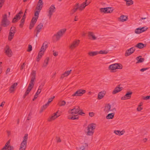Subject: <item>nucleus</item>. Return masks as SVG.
Instances as JSON below:
<instances>
[{"instance_id": "obj_1", "label": "nucleus", "mask_w": 150, "mask_h": 150, "mask_svg": "<svg viewBox=\"0 0 150 150\" xmlns=\"http://www.w3.org/2000/svg\"><path fill=\"white\" fill-rule=\"evenodd\" d=\"M66 30V28H63L58 31L57 33L54 34L53 36V39L54 41H58L64 34Z\"/></svg>"}, {"instance_id": "obj_2", "label": "nucleus", "mask_w": 150, "mask_h": 150, "mask_svg": "<svg viewBox=\"0 0 150 150\" xmlns=\"http://www.w3.org/2000/svg\"><path fill=\"white\" fill-rule=\"evenodd\" d=\"M96 126V124L94 123L88 125L87 127V131L86 132V134L88 136H92L94 132Z\"/></svg>"}, {"instance_id": "obj_3", "label": "nucleus", "mask_w": 150, "mask_h": 150, "mask_svg": "<svg viewBox=\"0 0 150 150\" xmlns=\"http://www.w3.org/2000/svg\"><path fill=\"white\" fill-rule=\"evenodd\" d=\"M28 134H25L21 144L19 150H25L27 146V140L28 139Z\"/></svg>"}, {"instance_id": "obj_4", "label": "nucleus", "mask_w": 150, "mask_h": 150, "mask_svg": "<svg viewBox=\"0 0 150 150\" xmlns=\"http://www.w3.org/2000/svg\"><path fill=\"white\" fill-rule=\"evenodd\" d=\"M10 22L7 18V14H4L2 16V19L1 22V25L4 27H6L8 25Z\"/></svg>"}, {"instance_id": "obj_5", "label": "nucleus", "mask_w": 150, "mask_h": 150, "mask_svg": "<svg viewBox=\"0 0 150 150\" xmlns=\"http://www.w3.org/2000/svg\"><path fill=\"white\" fill-rule=\"evenodd\" d=\"M122 68V65L120 64L115 63L110 65L108 67L109 70H114L116 69H121Z\"/></svg>"}, {"instance_id": "obj_6", "label": "nucleus", "mask_w": 150, "mask_h": 150, "mask_svg": "<svg viewBox=\"0 0 150 150\" xmlns=\"http://www.w3.org/2000/svg\"><path fill=\"white\" fill-rule=\"evenodd\" d=\"M116 109L115 108H112L111 109V106L109 104H106L104 107V111L106 113H108L110 111H115Z\"/></svg>"}, {"instance_id": "obj_7", "label": "nucleus", "mask_w": 150, "mask_h": 150, "mask_svg": "<svg viewBox=\"0 0 150 150\" xmlns=\"http://www.w3.org/2000/svg\"><path fill=\"white\" fill-rule=\"evenodd\" d=\"M86 92V90L82 89H79L77 90L75 93L72 94V96H82Z\"/></svg>"}, {"instance_id": "obj_8", "label": "nucleus", "mask_w": 150, "mask_h": 150, "mask_svg": "<svg viewBox=\"0 0 150 150\" xmlns=\"http://www.w3.org/2000/svg\"><path fill=\"white\" fill-rule=\"evenodd\" d=\"M112 9L111 7L102 8L100 9V11L101 12L104 13H111L113 11V9Z\"/></svg>"}, {"instance_id": "obj_9", "label": "nucleus", "mask_w": 150, "mask_h": 150, "mask_svg": "<svg viewBox=\"0 0 150 150\" xmlns=\"http://www.w3.org/2000/svg\"><path fill=\"white\" fill-rule=\"evenodd\" d=\"M79 42L80 40H78L74 41L69 46V48L71 50L74 49L78 46Z\"/></svg>"}, {"instance_id": "obj_10", "label": "nucleus", "mask_w": 150, "mask_h": 150, "mask_svg": "<svg viewBox=\"0 0 150 150\" xmlns=\"http://www.w3.org/2000/svg\"><path fill=\"white\" fill-rule=\"evenodd\" d=\"M60 115V113H59V111H58L56 113H54V115L50 117L48 119V121L50 122L54 120L59 117Z\"/></svg>"}, {"instance_id": "obj_11", "label": "nucleus", "mask_w": 150, "mask_h": 150, "mask_svg": "<svg viewBox=\"0 0 150 150\" xmlns=\"http://www.w3.org/2000/svg\"><path fill=\"white\" fill-rule=\"evenodd\" d=\"M55 8L54 5H52L49 8L48 16L50 18L53 13L55 11Z\"/></svg>"}, {"instance_id": "obj_12", "label": "nucleus", "mask_w": 150, "mask_h": 150, "mask_svg": "<svg viewBox=\"0 0 150 150\" xmlns=\"http://www.w3.org/2000/svg\"><path fill=\"white\" fill-rule=\"evenodd\" d=\"M135 48L134 47H132L129 49L127 50L125 53V56L126 57L132 54L135 51Z\"/></svg>"}, {"instance_id": "obj_13", "label": "nucleus", "mask_w": 150, "mask_h": 150, "mask_svg": "<svg viewBox=\"0 0 150 150\" xmlns=\"http://www.w3.org/2000/svg\"><path fill=\"white\" fill-rule=\"evenodd\" d=\"M5 53L9 57H11L12 55V52L9 46L6 45L5 49Z\"/></svg>"}, {"instance_id": "obj_14", "label": "nucleus", "mask_w": 150, "mask_h": 150, "mask_svg": "<svg viewBox=\"0 0 150 150\" xmlns=\"http://www.w3.org/2000/svg\"><path fill=\"white\" fill-rule=\"evenodd\" d=\"M132 93V92H127L124 96L121 97V99L122 100H124L130 98Z\"/></svg>"}, {"instance_id": "obj_15", "label": "nucleus", "mask_w": 150, "mask_h": 150, "mask_svg": "<svg viewBox=\"0 0 150 150\" xmlns=\"http://www.w3.org/2000/svg\"><path fill=\"white\" fill-rule=\"evenodd\" d=\"M88 36L89 39L94 40L96 39L97 38L95 36L94 33L92 32H88Z\"/></svg>"}, {"instance_id": "obj_16", "label": "nucleus", "mask_w": 150, "mask_h": 150, "mask_svg": "<svg viewBox=\"0 0 150 150\" xmlns=\"http://www.w3.org/2000/svg\"><path fill=\"white\" fill-rule=\"evenodd\" d=\"M120 85H118L115 88L112 92V94H115L121 91L123 89V88L122 87H120Z\"/></svg>"}, {"instance_id": "obj_17", "label": "nucleus", "mask_w": 150, "mask_h": 150, "mask_svg": "<svg viewBox=\"0 0 150 150\" xmlns=\"http://www.w3.org/2000/svg\"><path fill=\"white\" fill-rule=\"evenodd\" d=\"M23 13V12L22 11H21L18 13H17L15 16L14 17L13 20L12 22L13 23H15L16 22H17V20L18 19H19L21 18L20 15Z\"/></svg>"}, {"instance_id": "obj_18", "label": "nucleus", "mask_w": 150, "mask_h": 150, "mask_svg": "<svg viewBox=\"0 0 150 150\" xmlns=\"http://www.w3.org/2000/svg\"><path fill=\"white\" fill-rule=\"evenodd\" d=\"M71 111H72L71 112V113H78L80 111V108L79 106H76L74 107V108L73 109L71 110Z\"/></svg>"}, {"instance_id": "obj_19", "label": "nucleus", "mask_w": 150, "mask_h": 150, "mask_svg": "<svg viewBox=\"0 0 150 150\" xmlns=\"http://www.w3.org/2000/svg\"><path fill=\"white\" fill-rule=\"evenodd\" d=\"M43 25L42 23H40L37 26L36 30V36H37V35L38 33L41 31L42 28L43 27Z\"/></svg>"}, {"instance_id": "obj_20", "label": "nucleus", "mask_w": 150, "mask_h": 150, "mask_svg": "<svg viewBox=\"0 0 150 150\" xmlns=\"http://www.w3.org/2000/svg\"><path fill=\"white\" fill-rule=\"evenodd\" d=\"M118 19L120 21L124 22L128 19V16H127L122 15L118 18Z\"/></svg>"}, {"instance_id": "obj_21", "label": "nucleus", "mask_w": 150, "mask_h": 150, "mask_svg": "<svg viewBox=\"0 0 150 150\" xmlns=\"http://www.w3.org/2000/svg\"><path fill=\"white\" fill-rule=\"evenodd\" d=\"M105 93V91H104L99 92L98 94V99L99 100L101 99L104 96Z\"/></svg>"}, {"instance_id": "obj_22", "label": "nucleus", "mask_w": 150, "mask_h": 150, "mask_svg": "<svg viewBox=\"0 0 150 150\" xmlns=\"http://www.w3.org/2000/svg\"><path fill=\"white\" fill-rule=\"evenodd\" d=\"M17 83H14L11 86L10 89H9V91H10V93H11L15 91V88L16 87V86H17Z\"/></svg>"}, {"instance_id": "obj_23", "label": "nucleus", "mask_w": 150, "mask_h": 150, "mask_svg": "<svg viewBox=\"0 0 150 150\" xmlns=\"http://www.w3.org/2000/svg\"><path fill=\"white\" fill-rule=\"evenodd\" d=\"M125 132L124 130H123L121 131L118 130H115L114 131V133L117 135L120 136L123 135Z\"/></svg>"}, {"instance_id": "obj_24", "label": "nucleus", "mask_w": 150, "mask_h": 150, "mask_svg": "<svg viewBox=\"0 0 150 150\" xmlns=\"http://www.w3.org/2000/svg\"><path fill=\"white\" fill-rule=\"evenodd\" d=\"M88 146V145L87 143H84L81 146L79 150H84L86 149H87Z\"/></svg>"}, {"instance_id": "obj_25", "label": "nucleus", "mask_w": 150, "mask_h": 150, "mask_svg": "<svg viewBox=\"0 0 150 150\" xmlns=\"http://www.w3.org/2000/svg\"><path fill=\"white\" fill-rule=\"evenodd\" d=\"M47 47V45L46 44L45 42H44L41 47L40 52H44Z\"/></svg>"}, {"instance_id": "obj_26", "label": "nucleus", "mask_w": 150, "mask_h": 150, "mask_svg": "<svg viewBox=\"0 0 150 150\" xmlns=\"http://www.w3.org/2000/svg\"><path fill=\"white\" fill-rule=\"evenodd\" d=\"M146 46V45H144L142 43H139L137 44L135 47L139 49H142Z\"/></svg>"}, {"instance_id": "obj_27", "label": "nucleus", "mask_w": 150, "mask_h": 150, "mask_svg": "<svg viewBox=\"0 0 150 150\" xmlns=\"http://www.w3.org/2000/svg\"><path fill=\"white\" fill-rule=\"evenodd\" d=\"M136 59L137 60V63H142L143 62L144 60V59L143 58H141V56H139L136 57Z\"/></svg>"}, {"instance_id": "obj_28", "label": "nucleus", "mask_w": 150, "mask_h": 150, "mask_svg": "<svg viewBox=\"0 0 150 150\" xmlns=\"http://www.w3.org/2000/svg\"><path fill=\"white\" fill-rule=\"evenodd\" d=\"M114 113H109L106 116V118L107 119H112L114 118Z\"/></svg>"}, {"instance_id": "obj_29", "label": "nucleus", "mask_w": 150, "mask_h": 150, "mask_svg": "<svg viewBox=\"0 0 150 150\" xmlns=\"http://www.w3.org/2000/svg\"><path fill=\"white\" fill-rule=\"evenodd\" d=\"M49 60V57H47L45 60L43 64L42 67H47L48 64V62Z\"/></svg>"}, {"instance_id": "obj_30", "label": "nucleus", "mask_w": 150, "mask_h": 150, "mask_svg": "<svg viewBox=\"0 0 150 150\" xmlns=\"http://www.w3.org/2000/svg\"><path fill=\"white\" fill-rule=\"evenodd\" d=\"M72 71L71 70H70L69 71H65L61 76V78H63L64 77L67 76L70 74L71 71Z\"/></svg>"}, {"instance_id": "obj_31", "label": "nucleus", "mask_w": 150, "mask_h": 150, "mask_svg": "<svg viewBox=\"0 0 150 150\" xmlns=\"http://www.w3.org/2000/svg\"><path fill=\"white\" fill-rule=\"evenodd\" d=\"M34 80H35L33 79H31L30 83L28 85V88L31 89H32L34 85Z\"/></svg>"}, {"instance_id": "obj_32", "label": "nucleus", "mask_w": 150, "mask_h": 150, "mask_svg": "<svg viewBox=\"0 0 150 150\" xmlns=\"http://www.w3.org/2000/svg\"><path fill=\"white\" fill-rule=\"evenodd\" d=\"M44 52H40V51L38 53L37 58V61L38 62H39L41 58L42 55L44 54Z\"/></svg>"}, {"instance_id": "obj_33", "label": "nucleus", "mask_w": 150, "mask_h": 150, "mask_svg": "<svg viewBox=\"0 0 150 150\" xmlns=\"http://www.w3.org/2000/svg\"><path fill=\"white\" fill-rule=\"evenodd\" d=\"M99 54L98 51L91 52L88 53V55L90 56H93Z\"/></svg>"}, {"instance_id": "obj_34", "label": "nucleus", "mask_w": 150, "mask_h": 150, "mask_svg": "<svg viewBox=\"0 0 150 150\" xmlns=\"http://www.w3.org/2000/svg\"><path fill=\"white\" fill-rule=\"evenodd\" d=\"M86 6H87V5L84 2H83L80 5H79L80 11H81L83 10Z\"/></svg>"}, {"instance_id": "obj_35", "label": "nucleus", "mask_w": 150, "mask_h": 150, "mask_svg": "<svg viewBox=\"0 0 150 150\" xmlns=\"http://www.w3.org/2000/svg\"><path fill=\"white\" fill-rule=\"evenodd\" d=\"M15 32H10L9 33V35L8 36V40L11 41L13 39V38Z\"/></svg>"}, {"instance_id": "obj_36", "label": "nucleus", "mask_w": 150, "mask_h": 150, "mask_svg": "<svg viewBox=\"0 0 150 150\" xmlns=\"http://www.w3.org/2000/svg\"><path fill=\"white\" fill-rule=\"evenodd\" d=\"M31 79L35 80V79L36 77V71L34 70H33L32 71L31 73Z\"/></svg>"}, {"instance_id": "obj_37", "label": "nucleus", "mask_w": 150, "mask_h": 150, "mask_svg": "<svg viewBox=\"0 0 150 150\" xmlns=\"http://www.w3.org/2000/svg\"><path fill=\"white\" fill-rule=\"evenodd\" d=\"M125 1L127 6H129L133 4V1L132 0H127Z\"/></svg>"}, {"instance_id": "obj_38", "label": "nucleus", "mask_w": 150, "mask_h": 150, "mask_svg": "<svg viewBox=\"0 0 150 150\" xmlns=\"http://www.w3.org/2000/svg\"><path fill=\"white\" fill-rule=\"evenodd\" d=\"M32 89L30 88H28L25 91L24 95L23 96V98H25L26 96H27L29 94L30 91Z\"/></svg>"}, {"instance_id": "obj_39", "label": "nucleus", "mask_w": 150, "mask_h": 150, "mask_svg": "<svg viewBox=\"0 0 150 150\" xmlns=\"http://www.w3.org/2000/svg\"><path fill=\"white\" fill-rule=\"evenodd\" d=\"M66 104V102L64 100H61L59 101L58 105L59 106H64Z\"/></svg>"}, {"instance_id": "obj_40", "label": "nucleus", "mask_w": 150, "mask_h": 150, "mask_svg": "<svg viewBox=\"0 0 150 150\" xmlns=\"http://www.w3.org/2000/svg\"><path fill=\"white\" fill-rule=\"evenodd\" d=\"M73 8L77 11L78 10L80 11L79 4V3H76L73 6Z\"/></svg>"}, {"instance_id": "obj_41", "label": "nucleus", "mask_w": 150, "mask_h": 150, "mask_svg": "<svg viewBox=\"0 0 150 150\" xmlns=\"http://www.w3.org/2000/svg\"><path fill=\"white\" fill-rule=\"evenodd\" d=\"M48 105H48V104L47 103H46L45 105H43L41 108V110L40 111V112L41 113L42 112L43 110L46 109Z\"/></svg>"}, {"instance_id": "obj_42", "label": "nucleus", "mask_w": 150, "mask_h": 150, "mask_svg": "<svg viewBox=\"0 0 150 150\" xmlns=\"http://www.w3.org/2000/svg\"><path fill=\"white\" fill-rule=\"evenodd\" d=\"M25 19H24L23 18H22L21 19L20 22V23L19 25V26L20 28H22L23 27Z\"/></svg>"}, {"instance_id": "obj_43", "label": "nucleus", "mask_w": 150, "mask_h": 150, "mask_svg": "<svg viewBox=\"0 0 150 150\" xmlns=\"http://www.w3.org/2000/svg\"><path fill=\"white\" fill-rule=\"evenodd\" d=\"M108 50H100L98 52L99 54H107L108 52Z\"/></svg>"}, {"instance_id": "obj_44", "label": "nucleus", "mask_w": 150, "mask_h": 150, "mask_svg": "<svg viewBox=\"0 0 150 150\" xmlns=\"http://www.w3.org/2000/svg\"><path fill=\"white\" fill-rule=\"evenodd\" d=\"M40 12V11H36L34 13V17L38 18Z\"/></svg>"}, {"instance_id": "obj_45", "label": "nucleus", "mask_w": 150, "mask_h": 150, "mask_svg": "<svg viewBox=\"0 0 150 150\" xmlns=\"http://www.w3.org/2000/svg\"><path fill=\"white\" fill-rule=\"evenodd\" d=\"M38 19V18L35 17H33L32 18L31 22L35 24V23L36 22Z\"/></svg>"}, {"instance_id": "obj_46", "label": "nucleus", "mask_w": 150, "mask_h": 150, "mask_svg": "<svg viewBox=\"0 0 150 150\" xmlns=\"http://www.w3.org/2000/svg\"><path fill=\"white\" fill-rule=\"evenodd\" d=\"M135 33L137 34H139L142 33L140 28H137L135 31Z\"/></svg>"}, {"instance_id": "obj_47", "label": "nucleus", "mask_w": 150, "mask_h": 150, "mask_svg": "<svg viewBox=\"0 0 150 150\" xmlns=\"http://www.w3.org/2000/svg\"><path fill=\"white\" fill-rule=\"evenodd\" d=\"M45 85L44 83H41V85L39 86V88L38 90H40L41 91L42 89L43 88V86Z\"/></svg>"}, {"instance_id": "obj_48", "label": "nucleus", "mask_w": 150, "mask_h": 150, "mask_svg": "<svg viewBox=\"0 0 150 150\" xmlns=\"http://www.w3.org/2000/svg\"><path fill=\"white\" fill-rule=\"evenodd\" d=\"M43 4L42 0H39L37 5V6H40L42 7Z\"/></svg>"}, {"instance_id": "obj_49", "label": "nucleus", "mask_w": 150, "mask_h": 150, "mask_svg": "<svg viewBox=\"0 0 150 150\" xmlns=\"http://www.w3.org/2000/svg\"><path fill=\"white\" fill-rule=\"evenodd\" d=\"M5 1V0H0V9L2 7Z\"/></svg>"}, {"instance_id": "obj_50", "label": "nucleus", "mask_w": 150, "mask_h": 150, "mask_svg": "<svg viewBox=\"0 0 150 150\" xmlns=\"http://www.w3.org/2000/svg\"><path fill=\"white\" fill-rule=\"evenodd\" d=\"M56 139L57 143H60L61 142L62 140L59 137L56 136Z\"/></svg>"}, {"instance_id": "obj_51", "label": "nucleus", "mask_w": 150, "mask_h": 150, "mask_svg": "<svg viewBox=\"0 0 150 150\" xmlns=\"http://www.w3.org/2000/svg\"><path fill=\"white\" fill-rule=\"evenodd\" d=\"M55 98V96H53L52 98H50L48 99V101L47 103L48 105H49V103L51 102L53 99Z\"/></svg>"}, {"instance_id": "obj_52", "label": "nucleus", "mask_w": 150, "mask_h": 150, "mask_svg": "<svg viewBox=\"0 0 150 150\" xmlns=\"http://www.w3.org/2000/svg\"><path fill=\"white\" fill-rule=\"evenodd\" d=\"M76 11L73 8L71 11L70 14L71 15H72L75 12H76Z\"/></svg>"}, {"instance_id": "obj_53", "label": "nucleus", "mask_w": 150, "mask_h": 150, "mask_svg": "<svg viewBox=\"0 0 150 150\" xmlns=\"http://www.w3.org/2000/svg\"><path fill=\"white\" fill-rule=\"evenodd\" d=\"M16 28L15 27H12L10 29V31L11 32H14L15 33L16 31Z\"/></svg>"}, {"instance_id": "obj_54", "label": "nucleus", "mask_w": 150, "mask_h": 150, "mask_svg": "<svg viewBox=\"0 0 150 150\" xmlns=\"http://www.w3.org/2000/svg\"><path fill=\"white\" fill-rule=\"evenodd\" d=\"M35 25V24H34L30 22L29 26L30 29H31Z\"/></svg>"}, {"instance_id": "obj_55", "label": "nucleus", "mask_w": 150, "mask_h": 150, "mask_svg": "<svg viewBox=\"0 0 150 150\" xmlns=\"http://www.w3.org/2000/svg\"><path fill=\"white\" fill-rule=\"evenodd\" d=\"M142 32H144L146 31L148 29L147 28H146L145 27H143L141 28H140Z\"/></svg>"}, {"instance_id": "obj_56", "label": "nucleus", "mask_w": 150, "mask_h": 150, "mask_svg": "<svg viewBox=\"0 0 150 150\" xmlns=\"http://www.w3.org/2000/svg\"><path fill=\"white\" fill-rule=\"evenodd\" d=\"M32 46L31 45H28V48L27 50V51L30 52L32 50Z\"/></svg>"}, {"instance_id": "obj_57", "label": "nucleus", "mask_w": 150, "mask_h": 150, "mask_svg": "<svg viewBox=\"0 0 150 150\" xmlns=\"http://www.w3.org/2000/svg\"><path fill=\"white\" fill-rule=\"evenodd\" d=\"M91 0H86L84 2H85V4L88 6L90 3L91 2Z\"/></svg>"}, {"instance_id": "obj_58", "label": "nucleus", "mask_w": 150, "mask_h": 150, "mask_svg": "<svg viewBox=\"0 0 150 150\" xmlns=\"http://www.w3.org/2000/svg\"><path fill=\"white\" fill-rule=\"evenodd\" d=\"M42 7L41 6H37L36 7V9L38 10V11H40H40L41 10Z\"/></svg>"}, {"instance_id": "obj_59", "label": "nucleus", "mask_w": 150, "mask_h": 150, "mask_svg": "<svg viewBox=\"0 0 150 150\" xmlns=\"http://www.w3.org/2000/svg\"><path fill=\"white\" fill-rule=\"evenodd\" d=\"M85 113L83 112V110L80 109V111L78 113V114L81 115H84Z\"/></svg>"}, {"instance_id": "obj_60", "label": "nucleus", "mask_w": 150, "mask_h": 150, "mask_svg": "<svg viewBox=\"0 0 150 150\" xmlns=\"http://www.w3.org/2000/svg\"><path fill=\"white\" fill-rule=\"evenodd\" d=\"M9 143H10V141H8L6 142V143L5 144V146H5L7 148H8V147L9 146H10L9 145H8V144H9Z\"/></svg>"}, {"instance_id": "obj_61", "label": "nucleus", "mask_w": 150, "mask_h": 150, "mask_svg": "<svg viewBox=\"0 0 150 150\" xmlns=\"http://www.w3.org/2000/svg\"><path fill=\"white\" fill-rule=\"evenodd\" d=\"M27 9H26L25 10V11L24 12V15L22 17V18H23L24 19H25L26 18V13H27Z\"/></svg>"}, {"instance_id": "obj_62", "label": "nucleus", "mask_w": 150, "mask_h": 150, "mask_svg": "<svg viewBox=\"0 0 150 150\" xmlns=\"http://www.w3.org/2000/svg\"><path fill=\"white\" fill-rule=\"evenodd\" d=\"M143 109V108L140 106H138V108H137V110L138 111H140L142 110Z\"/></svg>"}, {"instance_id": "obj_63", "label": "nucleus", "mask_w": 150, "mask_h": 150, "mask_svg": "<svg viewBox=\"0 0 150 150\" xmlns=\"http://www.w3.org/2000/svg\"><path fill=\"white\" fill-rule=\"evenodd\" d=\"M149 69V68H148V67L142 68L140 70V71H142V72H143L144 71L147 70Z\"/></svg>"}, {"instance_id": "obj_64", "label": "nucleus", "mask_w": 150, "mask_h": 150, "mask_svg": "<svg viewBox=\"0 0 150 150\" xmlns=\"http://www.w3.org/2000/svg\"><path fill=\"white\" fill-rule=\"evenodd\" d=\"M150 98V96H147L146 97H144L143 98V99L145 100H147Z\"/></svg>"}]
</instances>
